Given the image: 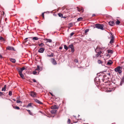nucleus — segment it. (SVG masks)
<instances>
[{
    "instance_id": "nucleus-1",
    "label": "nucleus",
    "mask_w": 124,
    "mask_h": 124,
    "mask_svg": "<svg viewBox=\"0 0 124 124\" xmlns=\"http://www.w3.org/2000/svg\"><path fill=\"white\" fill-rule=\"evenodd\" d=\"M95 26L96 28L98 29H100L102 30H104V25L102 24L98 23L96 24H95Z\"/></svg>"
},
{
    "instance_id": "nucleus-2",
    "label": "nucleus",
    "mask_w": 124,
    "mask_h": 124,
    "mask_svg": "<svg viewBox=\"0 0 124 124\" xmlns=\"http://www.w3.org/2000/svg\"><path fill=\"white\" fill-rule=\"evenodd\" d=\"M122 68L121 67L119 66L115 68V71L116 72H118L119 74H121L122 72V71L121 70L122 69Z\"/></svg>"
},
{
    "instance_id": "nucleus-3",
    "label": "nucleus",
    "mask_w": 124,
    "mask_h": 124,
    "mask_svg": "<svg viewBox=\"0 0 124 124\" xmlns=\"http://www.w3.org/2000/svg\"><path fill=\"white\" fill-rule=\"evenodd\" d=\"M68 48H70L71 49V52L72 53H73L74 51V47L73 44H71L69 46Z\"/></svg>"
},
{
    "instance_id": "nucleus-4",
    "label": "nucleus",
    "mask_w": 124,
    "mask_h": 124,
    "mask_svg": "<svg viewBox=\"0 0 124 124\" xmlns=\"http://www.w3.org/2000/svg\"><path fill=\"white\" fill-rule=\"evenodd\" d=\"M30 95L33 97H35L36 96L37 93L33 92H31L30 93Z\"/></svg>"
},
{
    "instance_id": "nucleus-5",
    "label": "nucleus",
    "mask_w": 124,
    "mask_h": 124,
    "mask_svg": "<svg viewBox=\"0 0 124 124\" xmlns=\"http://www.w3.org/2000/svg\"><path fill=\"white\" fill-rule=\"evenodd\" d=\"M51 62L54 65H56L57 64L55 60L54 59L52 58L51 59Z\"/></svg>"
},
{
    "instance_id": "nucleus-6",
    "label": "nucleus",
    "mask_w": 124,
    "mask_h": 124,
    "mask_svg": "<svg viewBox=\"0 0 124 124\" xmlns=\"http://www.w3.org/2000/svg\"><path fill=\"white\" fill-rule=\"evenodd\" d=\"M111 40L110 42V43L112 44L113 42L114 38L112 35V34L111 33Z\"/></svg>"
},
{
    "instance_id": "nucleus-7",
    "label": "nucleus",
    "mask_w": 124,
    "mask_h": 124,
    "mask_svg": "<svg viewBox=\"0 0 124 124\" xmlns=\"http://www.w3.org/2000/svg\"><path fill=\"white\" fill-rule=\"evenodd\" d=\"M6 49L7 50H14V48L12 46H8L7 47Z\"/></svg>"
},
{
    "instance_id": "nucleus-8",
    "label": "nucleus",
    "mask_w": 124,
    "mask_h": 124,
    "mask_svg": "<svg viewBox=\"0 0 124 124\" xmlns=\"http://www.w3.org/2000/svg\"><path fill=\"white\" fill-rule=\"evenodd\" d=\"M44 50V49L43 48H41L39 49L38 51L39 53H43Z\"/></svg>"
},
{
    "instance_id": "nucleus-9",
    "label": "nucleus",
    "mask_w": 124,
    "mask_h": 124,
    "mask_svg": "<svg viewBox=\"0 0 124 124\" xmlns=\"http://www.w3.org/2000/svg\"><path fill=\"white\" fill-rule=\"evenodd\" d=\"M58 107L55 105H53L51 107V108L53 109H58Z\"/></svg>"
},
{
    "instance_id": "nucleus-10",
    "label": "nucleus",
    "mask_w": 124,
    "mask_h": 124,
    "mask_svg": "<svg viewBox=\"0 0 124 124\" xmlns=\"http://www.w3.org/2000/svg\"><path fill=\"white\" fill-rule=\"evenodd\" d=\"M44 40L46 41V43L47 42H49L50 43L51 42H52V40L51 39H44Z\"/></svg>"
},
{
    "instance_id": "nucleus-11",
    "label": "nucleus",
    "mask_w": 124,
    "mask_h": 124,
    "mask_svg": "<svg viewBox=\"0 0 124 124\" xmlns=\"http://www.w3.org/2000/svg\"><path fill=\"white\" fill-rule=\"evenodd\" d=\"M34 101L37 103H38L40 104H42V103L39 100H38L36 99H34Z\"/></svg>"
},
{
    "instance_id": "nucleus-12",
    "label": "nucleus",
    "mask_w": 124,
    "mask_h": 124,
    "mask_svg": "<svg viewBox=\"0 0 124 124\" xmlns=\"http://www.w3.org/2000/svg\"><path fill=\"white\" fill-rule=\"evenodd\" d=\"M108 23L111 26H113L114 24V22L113 21H110Z\"/></svg>"
},
{
    "instance_id": "nucleus-13",
    "label": "nucleus",
    "mask_w": 124,
    "mask_h": 124,
    "mask_svg": "<svg viewBox=\"0 0 124 124\" xmlns=\"http://www.w3.org/2000/svg\"><path fill=\"white\" fill-rule=\"evenodd\" d=\"M78 8V11H81V12H83L84 11L83 9V8H82L81 9L80 8H79L78 7H77Z\"/></svg>"
},
{
    "instance_id": "nucleus-14",
    "label": "nucleus",
    "mask_w": 124,
    "mask_h": 124,
    "mask_svg": "<svg viewBox=\"0 0 124 124\" xmlns=\"http://www.w3.org/2000/svg\"><path fill=\"white\" fill-rule=\"evenodd\" d=\"M98 47H97L96 49L95 50V51L99 55L101 54V53H102V52L101 51H100L99 52H97V50H96L98 49Z\"/></svg>"
},
{
    "instance_id": "nucleus-15",
    "label": "nucleus",
    "mask_w": 124,
    "mask_h": 124,
    "mask_svg": "<svg viewBox=\"0 0 124 124\" xmlns=\"http://www.w3.org/2000/svg\"><path fill=\"white\" fill-rule=\"evenodd\" d=\"M58 15L59 16L62 18H65L66 17H63V16L62 14L61 13H59L58 14Z\"/></svg>"
},
{
    "instance_id": "nucleus-16",
    "label": "nucleus",
    "mask_w": 124,
    "mask_h": 124,
    "mask_svg": "<svg viewBox=\"0 0 124 124\" xmlns=\"http://www.w3.org/2000/svg\"><path fill=\"white\" fill-rule=\"evenodd\" d=\"M10 60L11 62L13 63H15L16 61L15 59H14L11 58Z\"/></svg>"
},
{
    "instance_id": "nucleus-17",
    "label": "nucleus",
    "mask_w": 124,
    "mask_h": 124,
    "mask_svg": "<svg viewBox=\"0 0 124 124\" xmlns=\"http://www.w3.org/2000/svg\"><path fill=\"white\" fill-rule=\"evenodd\" d=\"M107 51L108 53L110 54H112L113 53V51L111 50H107Z\"/></svg>"
},
{
    "instance_id": "nucleus-18",
    "label": "nucleus",
    "mask_w": 124,
    "mask_h": 124,
    "mask_svg": "<svg viewBox=\"0 0 124 124\" xmlns=\"http://www.w3.org/2000/svg\"><path fill=\"white\" fill-rule=\"evenodd\" d=\"M6 85H4V87L3 88H2V91H5L6 90Z\"/></svg>"
},
{
    "instance_id": "nucleus-19",
    "label": "nucleus",
    "mask_w": 124,
    "mask_h": 124,
    "mask_svg": "<svg viewBox=\"0 0 124 124\" xmlns=\"http://www.w3.org/2000/svg\"><path fill=\"white\" fill-rule=\"evenodd\" d=\"M83 19V18H82V17H80L78 18L77 19V21L78 22L81 21H82Z\"/></svg>"
},
{
    "instance_id": "nucleus-20",
    "label": "nucleus",
    "mask_w": 124,
    "mask_h": 124,
    "mask_svg": "<svg viewBox=\"0 0 124 124\" xmlns=\"http://www.w3.org/2000/svg\"><path fill=\"white\" fill-rule=\"evenodd\" d=\"M113 63V62L112 61H110L109 62H108L107 63V64L108 65H110Z\"/></svg>"
},
{
    "instance_id": "nucleus-21",
    "label": "nucleus",
    "mask_w": 124,
    "mask_h": 124,
    "mask_svg": "<svg viewBox=\"0 0 124 124\" xmlns=\"http://www.w3.org/2000/svg\"><path fill=\"white\" fill-rule=\"evenodd\" d=\"M56 112V110L53 109L51 111V112L52 114H54Z\"/></svg>"
},
{
    "instance_id": "nucleus-22",
    "label": "nucleus",
    "mask_w": 124,
    "mask_h": 124,
    "mask_svg": "<svg viewBox=\"0 0 124 124\" xmlns=\"http://www.w3.org/2000/svg\"><path fill=\"white\" fill-rule=\"evenodd\" d=\"M17 70L19 72V73L20 74V73H22V71L21 69H17Z\"/></svg>"
},
{
    "instance_id": "nucleus-23",
    "label": "nucleus",
    "mask_w": 124,
    "mask_h": 124,
    "mask_svg": "<svg viewBox=\"0 0 124 124\" xmlns=\"http://www.w3.org/2000/svg\"><path fill=\"white\" fill-rule=\"evenodd\" d=\"M21 77L23 79L24 78V76L22 74V73H20L19 74Z\"/></svg>"
},
{
    "instance_id": "nucleus-24",
    "label": "nucleus",
    "mask_w": 124,
    "mask_h": 124,
    "mask_svg": "<svg viewBox=\"0 0 124 124\" xmlns=\"http://www.w3.org/2000/svg\"><path fill=\"white\" fill-rule=\"evenodd\" d=\"M36 70H41V68L38 66H37V68Z\"/></svg>"
},
{
    "instance_id": "nucleus-25",
    "label": "nucleus",
    "mask_w": 124,
    "mask_h": 124,
    "mask_svg": "<svg viewBox=\"0 0 124 124\" xmlns=\"http://www.w3.org/2000/svg\"><path fill=\"white\" fill-rule=\"evenodd\" d=\"M39 39V38L36 37H34L32 38V39L33 40H37Z\"/></svg>"
},
{
    "instance_id": "nucleus-26",
    "label": "nucleus",
    "mask_w": 124,
    "mask_h": 124,
    "mask_svg": "<svg viewBox=\"0 0 124 124\" xmlns=\"http://www.w3.org/2000/svg\"><path fill=\"white\" fill-rule=\"evenodd\" d=\"M64 49L66 50H68V47L66 45H64Z\"/></svg>"
},
{
    "instance_id": "nucleus-27",
    "label": "nucleus",
    "mask_w": 124,
    "mask_h": 124,
    "mask_svg": "<svg viewBox=\"0 0 124 124\" xmlns=\"http://www.w3.org/2000/svg\"><path fill=\"white\" fill-rule=\"evenodd\" d=\"M120 23V21L118 20H117V21L116 22V24L118 25Z\"/></svg>"
},
{
    "instance_id": "nucleus-28",
    "label": "nucleus",
    "mask_w": 124,
    "mask_h": 124,
    "mask_svg": "<svg viewBox=\"0 0 124 124\" xmlns=\"http://www.w3.org/2000/svg\"><path fill=\"white\" fill-rule=\"evenodd\" d=\"M0 40H2L3 41H5V40L3 37L0 36Z\"/></svg>"
},
{
    "instance_id": "nucleus-29",
    "label": "nucleus",
    "mask_w": 124,
    "mask_h": 124,
    "mask_svg": "<svg viewBox=\"0 0 124 124\" xmlns=\"http://www.w3.org/2000/svg\"><path fill=\"white\" fill-rule=\"evenodd\" d=\"M39 46L42 47L44 46V44L43 43H42L40 44H39Z\"/></svg>"
},
{
    "instance_id": "nucleus-30",
    "label": "nucleus",
    "mask_w": 124,
    "mask_h": 124,
    "mask_svg": "<svg viewBox=\"0 0 124 124\" xmlns=\"http://www.w3.org/2000/svg\"><path fill=\"white\" fill-rule=\"evenodd\" d=\"M98 62L99 64H101L102 63V62L100 60H98Z\"/></svg>"
},
{
    "instance_id": "nucleus-31",
    "label": "nucleus",
    "mask_w": 124,
    "mask_h": 124,
    "mask_svg": "<svg viewBox=\"0 0 124 124\" xmlns=\"http://www.w3.org/2000/svg\"><path fill=\"white\" fill-rule=\"evenodd\" d=\"M13 108H14L18 110L20 109L19 108L18 106H16L15 108H14V107H13Z\"/></svg>"
},
{
    "instance_id": "nucleus-32",
    "label": "nucleus",
    "mask_w": 124,
    "mask_h": 124,
    "mask_svg": "<svg viewBox=\"0 0 124 124\" xmlns=\"http://www.w3.org/2000/svg\"><path fill=\"white\" fill-rule=\"evenodd\" d=\"M8 94L10 96H11L12 95V92L11 91H9Z\"/></svg>"
},
{
    "instance_id": "nucleus-33",
    "label": "nucleus",
    "mask_w": 124,
    "mask_h": 124,
    "mask_svg": "<svg viewBox=\"0 0 124 124\" xmlns=\"http://www.w3.org/2000/svg\"><path fill=\"white\" fill-rule=\"evenodd\" d=\"M27 111L29 113V114L30 115H32V114L31 113V112L30 111V110H28H28H27Z\"/></svg>"
},
{
    "instance_id": "nucleus-34",
    "label": "nucleus",
    "mask_w": 124,
    "mask_h": 124,
    "mask_svg": "<svg viewBox=\"0 0 124 124\" xmlns=\"http://www.w3.org/2000/svg\"><path fill=\"white\" fill-rule=\"evenodd\" d=\"M47 56L49 57H52L53 56V54H49V55H47Z\"/></svg>"
},
{
    "instance_id": "nucleus-35",
    "label": "nucleus",
    "mask_w": 124,
    "mask_h": 124,
    "mask_svg": "<svg viewBox=\"0 0 124 124\" xmlns=\"http://www.w3.org/2000/svg\"><path fill=\"white\" fill-rule=\"evenodd\" d=\"M33 74L34 75H36L37 74V73L35 71H33Z\"/></svg>"
},
{
    "instance_id": "nucleus-36",
    "label": "nucleus",
    "mask_w": 124,
    "mask_h": 124,
    "mask_svg": "<svg viewBox=\"0 0 124 124\" xmlns=\"http://www.w3.org/2000/svg\"><path fill=\"white\" fill-rule=\"evenodd\" d=\"M69 25L70 27H72V23H69Z\"/></svg>"
},
{
    "instance_id": "nucleus-37",
    "label": "nucleus",
    "mask_w": 124,
    "mask_h": 124,
    "mask_svg": "<svg viewBox=\"0 0 124 124\" xmlns=\"http://www.w3.org/2000/svg\"><path fill=\"white\" fill-rule=\"evenodd\" d=\"M16 102L17 103H20V102H21L20 101L17 100L16 101Z\"/></svg>"
},
{
    "instance_id": "nucleus-38",
    "label": "nucleus",
    "mask_w": 124,
    "mask_h": 124,
    "mask_svg": "<svg viewBox=\"0 0 124 124\" xmlns=\"http://www.w3.org/2000/svg\"><path fill=\"white\" fill-rule=\"evenodd\" d=\"M89 31V29H86L85 31V33H86L88 32Z\"/></svg>"
},
{
    "instance_id": "nucleus-39",
    "label": "nucleus",
    "mask_w": 124,
    "mask_h": 124,
    "mask_svg": "<svg viewBox=\"0 0 124 124\" xmlns=\"http://www.w3.org/2000/svg\"><path fill=\"white\" fill-rule=\"evenodd\" d=\"M22 71H23L25 69V68L24 67H23L21 69Z\"/></svg>"
},
{
    "instance_id": "nucleus-40",
    "label": "nucleus",
    "mask_w": 124,
    "mask_h": 124,
    "mask_svg": "<svg viewBox=\"0 0 124 124\" xmlns=\"http://www.w3.org/2000/svg\"><path fill=\"white\" fill-rule=\"evenodd\" d=\"M3 93L1 92H0V96H1L3 95Z\"/></svg>"
},
{
    "instance_id": "nucleus-41",
    "label": "nucleus",
    "mask_w": 124,
    "mask_h": 124,
    "mask_svg": "<svg viewBox=\"0 0 124 124\" xmlns=\"http://www.w3.org/2000/svg\"><path fill=\"white\" fill-rule=\"evenodd\" d=\"M68 123H70V119H68Z\"/></svg>"
},
{
    "instance_id": "nucleus-42",
    "label": "nucleus",
    "mask_w": 124,
    "mask_h": 124,
    "mask_svg": "<svg viewBox=\"0 0 124 124\" xmlns=\"http://www.w3.org/2000/svg\"><path fill=\"white\" fill-rule=\"evenodd\" d=\"M74 61L76 63L78 62V61L76 59H75L74 60Z\"/></svg>"
},
{
    "instance_id": "nucleus-43",
    "label": "nucleus",
    "mask_w": 124,
    "mask_h": 124,
    "mask_svg": "<svg viewBox=\"0 0 124 124\" xmlns=\"http://www.w3.org/2000/svg\"><path fill=\"white\" fill-rule=\"evenodd\" d=\"M74 34V32H72L70 34V36H72V35H73Z\"/></svg>"
},
{
    "instance_id": "nucleus-44",
    "label": "nucleus",
    "mask_w": 124,
    "mask_h": 124,
    "mask_svg": "<svg viewBox=\"0 0 124 124\" xmlns=\"http://www.w3.org/2000/svg\"><path fill=\"white\" fill-rule=\"evenodd\" d=\"M32 81L34 82H36V80L35 79H32Z\"/></svg>"
},
{
    "instance_id": "nucleus-45",
    "label": "nucleus",
    "mask_w": 124,
    "mask_h": 124,
    "mask_svg": "<svg viewBox=\"0 0 124 124\" xmlns=\"http://www.w3.org/2000/svg\"><path fill=\"white\" fill-rule=\"evenodd\" d=\"M31 106V103H29L27 106Z\"/></svg>"
},
{
    "instance_id": "nucleus-46",
    "label": "nucleus",
    "mask_w": 124,
    "mask_h": 124,
    "mask_svg": "<svg viewBox=\"0 0 124 124\" xmlns=\"http://www.w3.org/2000/svg\"><path fill=\"white\" fill-rule=\"evenodd\" d=\"M99 55L97 53V54L96 55V56L97 57H98L99 56Z\"/></svg>"
},
{
    "instance_id": "nucleus-47",
    "label": "nucleus",
    "mask_w": 124,
    "mask_h": 124,
    "mask_svg": "<svg viewBox=\"0 0 124 124\" xmlns=\"http://www.w3.org/2000/svg\"><path fill=\"white\" fill-rule=\"evenodd\" d=\"M42 15L43 18L44 17V13H43L42 14Z\"/></svg>"
},
{
    "instance_id": "nucleus-48",
    "label": "nucleus",
    "mask_w": 124,
    "mask_h": 124,
    "mask_svg": "<svg viewBox=\"0 0 124 124\" xmlns=\"http://www.w3.org/2000/svg\"><path fill=\"white\" fill-rule=\"evenodd\" d=\"M107 74L109 76H110V73H108Z\"/></svg>"
},
{
    "instance_id": "nucleus-49",
    "label": "nucleus",
    "mask_w": 124,
    "mask_h": 124,
    "mask_svg": "<svg viewBox=\"0 0 124 124\" xmlns=\"http://www.w3.org/2000/svg\"><path fill=\"white\" fill-rule=\"evenodd\" d=\"M59 49H62V47H59Z\"/></svg>"
},
{
    "instance_id": "nucleus-50",
    "label": "nucleus",
    "mask_w": 124,
    "mask_h": 124,
    "mask_svg": "<svg viewBox=\"0 0 124 124\" xmlns=\"http://www.w3.org/2000/svg\"><path fill=\"white\" fill-rule=\"evenodd\" d=\"M0 58H2V56L1 55H0Z\"/></svg>"
},
{
    "instance_id": "nucleus-51",
    "label": "nucleus",
    "mask_w": 124,
    "mask_h": 124,
    "mask_svg": "<svg viewBox=\"0 0 124 124\" xmlns=\"http://www.w3.org/2000/svg\"><path fill=\"white\" fill-rule=\"evenodd\" d=\"M50 94L52 96H53V95L52 93H51L50 92Z\"/></svg>"
},
{
    "instance_id": "nucleus-52",
    "label": "nucleus",
    "mask_w": 124,
    "mask_h": 124,
    "mask_svg": "<svg viewBox=\"0 0 124 124\" xmlns=\"http://www.w3.org/2000/svg\"><path fill=\"white\" fill-rule=\"evenodd\" d=\"M95 16V15L94 14L92 16Z\"/></svg>"
},
{
    "instance_id": "nucleus-53",
    "label": "nucleus",
    "mask_w": 124,
    "mask_h": 124,
    "mask_svg": "<svg viewBox=\"0 0 124 124\" xmlns=\"http://www.w3.org/2000/svg\"><path fill=\"white\" fill-rule=\"evenodd\" d=\"M122 81H121V83H120V85H122V84L121 83H122Z\"/></svg>"
},
{
    "instance_id": "nucleus-54",
    "label": "nucleus",
    "mask_w": 124,
    "mask_h": 124,
    "mask_svg": "<svg viewBox=\"0 0 124 124\" xmlns=\"http://www.w3.org/2000/svg\"><path fill=\"white\" fill-rule=\"evenodd\" d=\"M13 100L14 101H16V100H15V99H13Z\"/></svg>"
},
{
    "instance_id": "nucleus-55",
    "label": "nucleus",
    "mask_w": 124,
    "mask_h": 124,
    "mask_svg": "<svg viewBox=\"0 0 124 124\" xmlns=\"http://www.w3.org/2000/svg\"><path fill=\"white\" fill-rule=\"evenodd\" d=\"M112 91V90H110L109 91V92H111Z\"/></svg>"
},
{
    "instance_id": "nucleus-56",
    "label": "nucleus",
    "mask_w": 124,
    "mask_h": 124,
    "mask_svg": "<svg viewBox=\"0 0 124 124\" xmlns=\"http://www.w3.org/2000/svg\"><path fill=\"white\" fill-rule=\"evenodd\" d=\"M28 38H26L25 39V40H26V39H28Z\"/></svg>"
},
{
    "instance_id": "nucleus-57",
    "label": "nucleus",
    "mask_w": 124,
    "mask_h": 124,
    "mask_svg": "<svg viewBox=\"0 0 124 124\" xmlns=\"http://www.w3.org/2000/svg\"><path fill=\"white\" fill-rule=\"evenodd\" d=\"M40 112L41 113H42V112L41 111H40Z\"/></svg>"
},
{
    "instance_id": "nucleus-58",
    "label": "nucleus",
    "mask_w": 124,
    "mask_h": 124,
    "mask_svg": "<svg viewBox=\"0 0 124 124\" xmlns=\"http://www.w3.org/2000/svg\"><path fill=\"white\" fill-rule=\"evenodd\" d=\"M3 12V14H4V12Z\"/></svg>"
},
{
    "instance_id": "nucleus-59",
    "label": "nucleus",
    "mask_w": 124,
    "mask_h": 124,
    "mask_svg": "<svg viewBox=\"0 0 124 124\" xmlns=\"http://www.w3.org/2000/svg\"><path fill=\"white\" fill-rule=\"evenodd\" d=\"M98 74H97V75H98Z\"/></svg>"
},
{
    "instance_id": "nucleus-60",
    "label": "nucleus",
    "mask_w": 124,
    "mask_h": 124,
    "mask_svg": "<svg viewBox=\"0 0 124 124\" xmlns=\"http://www.w3.org/2000/svg\"><path fill=\"white\" fill-rule=\"evenodd\" d=\"M74 117H76V116H74Z\"/></svg>"
},
{
    "instance_id": "nucleus-61",
    "label": "nucleus",
    "mask_w": 124,
    "mask_h": 124,
    "mask_svg": "<svg viewBox=\"0 0 124 124\" xmlns=\"http://www.w3.org/2000/svg\"><path fill=\"white\" fill-rule=\"evenodd\" d=\"M79 115H78V116H79Z\"/></svg>"
}]
</instances>
